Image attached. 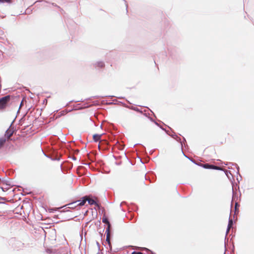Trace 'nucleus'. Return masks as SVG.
Masks as SVG:
<instances>
[{"label": "nucleus", "instance_id": "f257e3e1", "mask_svg": "<svg viewBox=\"0 0 254 254\" xmlns=\"http://www.w3.org/2000/svg\"><path fill=\"white\" fill-rule=\"evenodd\" d=\"M11 96L6 95L0 98V110H3L6 108L10 102Z\"/></svg>", "mask_w": 254, "mask_h": 254}, {"label": "nucleus", "instance_id": "f03ea898", "mask_svg": "<svg viewBox=\"0 0 254 254\" xmlns=\"http://www.w3.org/2000/svg\"><path fill=\"white\" fill-rule=\"evenodd\" d=\"M201 166L205 169H212L215 170H221V168L218 166L210 165L209 164H202Z\"/></svg>", "mask_w": 254, "mask_h": 254}, {"label": "nucleus", "instance_id": "7ed1b4c3", "mask_svg": "<svg viewBox=\"0 0 254 254\" xmlns=\"http://www.w3.org/2000/svg\"><path fill=\"white\" fill-rule=\"evenodd\" d=\"M87 200H88V196H85L83 197L81 200H78L76 201V202H77V205L78 206H83L87 201Z\"/></svg>", "mask_w": 254, "mask_h": 254}, {"label": "nucleus", "instance_id": "20e7f679", "mask_svg": "<svg viewBox=\"0 0 254 254\" xmlns=\"http://www.w3.org/2000/svg\"><path fill=\"white\" fill-rule=\"evenodd\" d=\"M13 133V131L11 129H7L5 132L4 137H7L8 139H9L12 135Z\"/></svg>", "mask_w": 254, "mask_h": 254}, {"label": "nucleus", "instance_id": "39448f33", "mask_svg": "<svg viewBox=\"0 0 254 254\" xmlns=\"http://www.w3.org/2000/svg\"><path fill=\"white\" fill-rule=\"evenodd\" d=\"M102 134H95L93 135V139L94 141L97 142L101 139Z\"/></svg>", "mask_w": 254, "mask_h": 254}, {"label": "nucleus", "instance_id": "423d86ee", "mask_svg": "<svg viewBox=\"0 0 254 254\" xmlns=\"http://www.w3.org/2000/svg\"><path fill=\"white\" fill-rule=\"evenodd\" d=\"M102 221L103 223H106L108 225V228L107 229L106 231H109L111 225L108 219L107 218H103Z\"/></svg>", "mask_w": 254, "mask_h": 254}, {"label": "nucleus", "instance_id": "0eeeda50", "mask_svg": "<svg viewBox=\"0 0 254 254\" xmlns=\"http://www.w3.org/2000/svg\"><path fill=\"white\" fill-rule=\"evenodd\" d=\"M88 203L90 205L95 204L97 206H98L97 202L93 199L90 198L89 196H88V200H87Z\"/></svg>", "mask_w": 254, "mask_h": 254}, {"label": "nucleus", "instance_id": "6e6552de", "mask_svg": "<svg viewBox=\"0 0 254 254\" xmlns=\"http://www.w3.org/2000/svg\"><path fill=\"white\" fill-rule=\"evenodd\" d=\"M77 202H76V201H75L73 202L70 203L68 204V205H69L68 208H73L76 207L77 206H78V205H77Z\"/></svg>", "mask_w": 254, "mask_h": 254}, {"label": "nucleus", "instance_id": "1a4fd4ad", "mask_svg": "<svg viewBox=\"0 0 254 254\" xmlns=\"http://www.w3.org/2000/svg\"><path fill=\"white\" fill-rule=\"evenodd\" d=\"M6 141L5 137L0 138V149L3 146Z\"/></svg>", "mask_w": 254, "mask_h": 254}, {"label": "nucleus", "instance_id": "9d476101", "mask_svg": "<svg viewBox=\"0 0 254 254\" xmlns=\"http://www.w3.org/2000/svg\"><path fill=\"white\" fill-rule=\"evenodd\" d=\"M97 66L99 68H103L105 66V64L103 62H100L97 64Z\"/></svg>", "mask_w": 254, "mask_h": 254}, {"label": "nucleus", "instance_id": "9b49d317", "mask_svg": "<svg viewBox=\"0 0 254 254\" xmlns=\"http://www.w3.org/2000/svg\"><path fill=\"white\" fill-rule=\"evenodd\" d=\"M232 224H233V221H232V220L231 219V220H229V224H228V230H227V231H229L230 229L231 228V227H232Z\"/></svg>", "mask_w": 254, "mask_h": 254}, {"label": "nucleus", "instance_id": "f8f14e48", "mask_svg": "<svg viewBox=\"0 0 254 254\" xmlns=\"http://www.w3.org/2000/svg\"><path fill=\"white\" fill-rule=\"evenodd\" d=\"M107 238H106V241L110 243V231H107Z\"/></svg>", "mask_w": 254, "mask_h": 254}, {"label": "nucleus", "instance_id": "ddd939ff", "mask_svg": "<svg viewBox=\"0 0 254 254\" xmlns=\"http://www.w3.org/2000/svg\"><path fill=\"white\" fill-rule=\"evenodd\" d=\"M11 0H0V2H6V3H11Z\"/></svg>", "mask_w": 254, "mask_h": 254}, {"label": "nucleus", "instance_id": "4468645a", "mask_svg": "<svg viewBox=\"0 0 254 254\" xmlns=\"http://www.w3.org/2000/svg\"><path fill=\"white\" fill-rule=\"evenodd\" d=\"M131 254H143L141 252H133Z\"/></svg>", "mask_w": 254, "mask_h": 254}, {"label": "nucleus", "instance_id": "2eb2a0df", "mask_svg": "<svg viewBox=\"0 0 254 254\" xmlns=\"http://www.w3.org/2000/svg\"><path fill=\"white\" fill-rule=\"evenodd\" d=\"M97 254H100V253H97Z\"/></svg>", "mask_w": 254, "mask_h": 254}]
</instances>
